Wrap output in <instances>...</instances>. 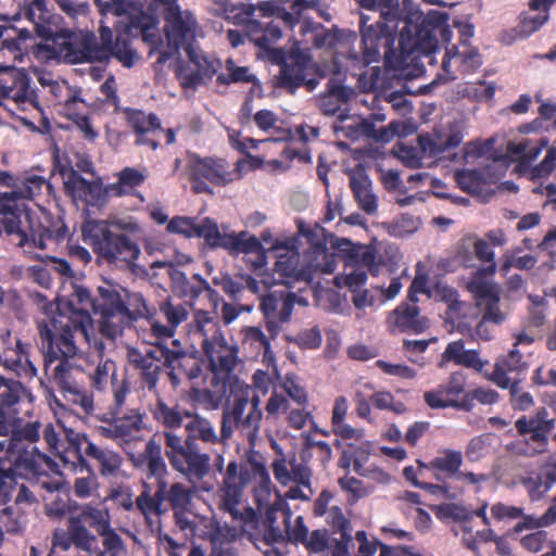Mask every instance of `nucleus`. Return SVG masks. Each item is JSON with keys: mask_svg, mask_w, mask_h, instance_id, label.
I'll list each match as a JSON object with an SVG mask.
<instances>
[{"mask_svg": "<svg viewBox=\"0 0 556 556\" xmlns=\"http://www.w3.org/2000/svg\"><path fill=\"white\" fill-rule=\"evenodd\" d=\"M232 403L226 407L237 420V429L252 443L260 430L261 396L243 382L237 381L231 389Z\"/></svg>", "mask_w": 556, "mask_h": 556, "instance_id": "obj_13", "label": "nucleus"}, {"mask_svg": "<svg viewBox=\"0 0 556 556\" xmlns=\"http://www.w3.org/2000/svg\"><path fill=\"white\" fill-rule=\"evenodd\" d=\"M354 94V91L330 79L327 86V93L319 100V108L325 115H336L341 112L342 105Z\"/></svg>", "mask_w": 556, "mask_h": 556, "instance_id": "obj_47", "label": "nucleus"}, {"mask_svg": "<svg viewBox=\"0 0 556 556\" xmlns=\"http://www.w3.org/2000/svg\"><path fill=\"white\" fill-rule=\"evenodd\" d=\"M450 362L475 369L478 372H481L486 364V362L480 358L477 350H466L463 340L453 341L447 344L438 366L444 368Z\"/></svg>", "mask_w": 556, "mask_h": 556, "instance_id": "obj_40", "label": "nucleus"}, {"mask_svg": "<svg viewBox=\"0 0 556 556\" xmlns=\"http://www.w3.org/2000/svg\"><path fill=\"white\" fill-rule=\"evenodd\" d=\"M344 262V276L334 278L339 287L344 285L352 290H356L366 282L365 268H368L372 275H377L379 271L375 252L367 245H353Z\"/></svg>", "mask_w": 556, "mask_h": 556, "instance_id": "obj_19", "label": "nucleus"}, {"mask_svg": "<svg viewBox=\"0 0 556 556\" xmlns=\"http://www.w3.org/2000/svg\"><path fill=\"white\" fill-rule=\"evenodd\" d=\"M155 406L151 413L153 418L165 428V431H173L185 426L192 412L181 407L179 404L166 403L157 393Z\"/></svg>", "mask_w": 556, "mask_h": 556, "instance_id": "obj_42", "label": "nucleus"}, {"mask_svg": "<svg viewBox=\"0 0 556 556\" xmlns=\"http://www.w3.org/2000/svg\"><path fill=\"white\" fill-rule=\"evenodd\" d=\"M214 11L233 24H248L255 10L263 16L277 15L285 0L260 1L257 4L231 3L229 0H214Z\"/></svg>", "mask_w": 556, "mask_h": 556, "instance_id": "obj_26", "label": "nucleus"}, {"mask_svg": "<svg viewBox=\"0 0 556 556\" xmlns=\"http://www.w3.org/2000/svg\"><path fill=\"white\" fill-rule=\"evenodd\" d=\"M116 293L119 295L121 308L127 313L130 320L151 315V309L141 293L118 287Z\"/></svg>", "mask_w": 556, "mask_h": 556, "instance_id": "obj_51", "label": "nucleus"}, {"mask_svg": "<svg viewBox=\"0 0 556 556\" xmlns=\"http://www.w3.org/2000/svg\"><path fill=\"white\" fill-rule=\"evenodd\" d=\"M14 353L16 355V358L12 362L5 361L4 366L15 371L21 377H36L37 368L29 358L28 346L22 343L21 340H17Z\"/></svg>", "mask_w": 556, "mask_h": 556, "instance_id": "obj_57", "label": "nucleus"}, {"mask_svg": "<svg viewBox=\"0 0 556 556\" xmlns=\"http://www.w3.org/2000/svg\"><path fill=\"white\" fill-rule=\"evenodd\" d=\"M52 545L62 551L75 548L78 553L98 556L101 549L98 536L81 523L80 517L74 516L68 518L66 530L54 531Z\"/></svg>", "mask_w": 556, "mask_h": 556, "instance_id": "obj_20", "label": "nucleus"}, {"mask_svg": "<svg viewBox=\"0 0 556 556\" xmlns=\"http://www.w3.org/2000/svg\"><path fill=\"white\" fill-rule=\"evenodd\" d=\"M191 307L188 302H174L167 299L160 304L159 309L166 323L177 331V328L188 320Z\"/></svg>", "mask_w": 556, "mask_h": 556, "instance_id": "obj_54", "label": "nucleus"}, {"mask_svg": "<svg viewBox=\"0 0 556 556\" xmlns=\"http://www.w3.org/2000/svg\"><path fill=\"white\" fill-rule=\"evenodd\" d=\"M447 21L448 14L438 10H430L427 14L417 9L409 11L400 21L399 50H395L392 48L394 39L386 23L367 25V17L362 15L364 64L378 62L383 50L386 64L394 71L402 72L412 65L419 66L421 59L433 65L434 54L440 47L439 36L446 45L452 39Z\"/></svg>", "mask_w": 556, "mask_h": 556, "instance_id": "obj_1", "label": "nucleus"}, {"mask_svg": "<svg viewBox=\"0 0 556 556\" xmlns=\"http://www.w3.org/2000/svg\"><path fill=\"white\" fill-rule=\"evenodd\" d=\"M144 428V415L138 409H130L121 417L103 420L97 431L101 437L123 444L141 440Z\"/></svg>", "mask_w": 556, "mask_h": 556, "instance_id": "obj_23", "label": "nucleus"}, {"mask_svg": "<svg viewBox=\"0 0 556 556\" xmlns=\"http://www.w3.org/2000/svg\"><path fill=\"white\" fill-rule=\"evenodd\" d=\"M266 514L267 520L270 522V526L276 521L274 516L275 513L281 511L283 515V521L286 527V532L290 541L294 543L303 544L308 536V529L304 525V520L302 516H298L294 520V523H291L292 511L289 507L288 502L281 497L280 494L275 492L274 500L270 502V506L264 509ZM271 534L275 539L281 536L280 530H276L271 527Z\"/></svg>", "mask_w": 556, "mask_h": 556, "instance_id": "obj_29", "label": "nucleus"}, {"mask_svg": "<svg viewBox=\"0 0 556 556\" xmlns=\"http://www.w3.org/2000/svg\"><path fill=\"white\" fill-rule=\"evenodd\" d=\"M254 122L260 130L268 132L273 131V137L266 138L265 143L280 142L291 137V131L281 125V121L270 110H260L254 115Z\"/></svg>", "mask_w": 556, "mask_h": 556, "instance_id": "obj_50", "label": "nucleus"}, {"mask_svg": "<svg viewBox=\"0 0 556 556\" xmlns=\"http://www.w3.org/2000/svg\"><path fill=\"white\" fill-rule=\"evenodd\" d=\"M463 464V455L458 451L445 450L440 455L434 457L429 465L419 463L421 467L437 469L447 473L457 479V473L460 472L459 468Z\"/></svg>", "mask_w": 556, "mask_h": 556, "instance_id": "obj_55", "label": "nucleus"}, {"mask_svg": "<svg viewBox=\"0 0 556 556\" xmlns=\"http://www.w3.org/2000/svg\"><path fill=\"white\" fill-rule=\"evenodd\" d=\"M24 401H31V394L21 382L2 380L0 388V435L5 437L13 431L21 421L18 417L20 405Z\"/></svg>", "mask_w": 556, "mask_h": 556, "instance_id": "obj_22", "label": "nucleus"}, {"mask_svg": "<svg viewBox=\"0 0 556 556\" xmlns=\"http://www.w3.org/2000/svg\"><path fill=\"white\" fill-rule=\"evenodd\" d=\"M277 457L271 463L274 477L281 485H289L296 480L295 472L298 469H309L305 464L299 463L294 455H286L281 448L274 445Z\"/></svg>", "mask_w": 556, "mask_h": 556, "instance_id": "obj_48", "label": "nucleus"}, {"mask_svg": "<svg viewBox=\"0 0 556 556\" xmlns=\"http://www.w3.org/2000/svg\"><path fill=\"white\" fill-rule=\"evenodd\" d=\"M24 7L25 15L33 23L34 30L45 38V42L38 43L34 50L38 61L60 59L63 54L73 63L102 62L114 56L125 67H131L138 59L126 40L117 38L113 43V34L109 26L100 27V43L93 34L87 33L71 43L64 52L62 46L53 39L54 30L50 25L52 15L46 8V0H24Z\"/></svg>", "mask_w": 556, "mask_h": 556, "instance_id": "obj_3", "label": "nucleus"}, {"mask_svg": "<svg viewBox=\"0 0 556 556\" xmlns=\"http://www.w3.org/2000/svg\"><path fill=\"white\" fill-rule=\"evenodd\" d=\"M164 33L166 43L163 41L159 23L156 24L157 42L146 41L150 46V54H156V64L163 65L179 55V49L185 50L195 46V41L204 37L203 27L190 10L174 7L172 11L164 12Z\"/></svg>", "mask_w": 556, "mask_h": 556, "instance_id": "obj_8", "label": "nucleus"}, {"mask_svg": "<svg viewBox=\"0 0 556 556\" xmlns=\"http://www.w3.org/2000/svg\"><path fill=\"white\" fill-rule=\"evenodd\" d=\"M94 2L103 16L117 17L118 21L115 24L125 26L130 35L136 31L141 35L143 41L153 43L160 41L156 29L157 17L155 14L143 11L142 3H131L126 0H94Z\"/></svg>", "mask_w": 556, "mask_h": 556, "instance_id": "obj_12", "label": "nucleus"}, {"mask_svg": "<svg viewBox=\"0 0 556 556\" xmlns=\"http://www.w3.org/2000/svg\"><path fill=\"white\" fill-rule=\"evenodd\" d=\"M311 59L305 50L299 47L291 50L280 65L278 84L282 88L294 91L299 86L305 84L308 90H313L317 86V81L313 78L307 79Z\"/></svg>", "mask_w": 556, "mask_h": 556, "instance_id": "obj_24", "label": "nucleus"}, {"mask_svg": "<svg viewBox=\"0 0 556 556\" xmlns=\"http://www.w3.org/2000/svg\"><path fill=\"white\" fill-rule=\"evenodd\" d=\"M455 180L462 190L478 194L484 186V177L477 169H463L455 173Z\"/></svg>", "mask_w": 556, "mask_h": 556, "instance_id": "obj_60", "label": "nucleus"}, {"mask_svg": "<svg viewBox=\"0 0 556 556\" xmlns=\"http://www.w3.org/2000/svg\"><path fill=\"white\" fill-rule=\"evenodd\" d=\"M248 490L252 491L260 510L270 506L274 485L265 458L254 450L248 451L243 460H231L226 465L218 489L219 508L238 519L241 516L239 507Z\"/></svg>", "mask_w": 556, "mask_h": 556, "instance_id": "obj_5", "label": "nucleus"}, {"mask_svg": "<svg viewBox=\"0 0 556 556\" xmlns=\"http://www.w3.org/2000/svg\"><path fill=\"white\" fill-rule=\"evenodd\" d=\"M62 320L51 317L37 320L38 331L43 351L45 371L68 394L70 400L81 408L85 414L94 410L93 396L81 389L73 379L72 358L77 355L78 348L73 341L70 329H63Z\"/></svg>", "mask_w": 556, "mask_h": 556, "instance_id": "obj_4", "label": "nucleus"}, {"mask_svg": "<svg viewBox=\"0 0 556 556\" xmlns=\"http://www.w3.org/2000/svg\"><path fill=\"white\" fill-rule=\"evenodd\" d=\"M39 437L38 422H27L21 427L20 421L13 431L0 440V460L8 458L34 472H39L42 465L51 468L52 460L35 446Z\"/></svg>", "mask_w": 556, "mask_h": 556, "instance_id": "obj_11", "label": "nucleus"}, {"mask_svg": "<svg viewBox=\"0 0 556 556\" xmlns=\"http://www.w3.org/2000/svg\"><path fill=\"white\" fill-rule=\"evenodd\" d=\"M247 29L250 40L263 50H269L282 37L280 27L273 23L263 26L258 21H249Z\"/></svg>", "mask_w": 556, "mask_h": 556, "instance_id": "obj_49", "label": "nucleus"}, {"mask_svg": "<svg viewBox=\"0 0 556 556\" xmlns=\"http://www.w3.org/2000/svg\"><path fill=\"white\" fill-rule=\"evenodd\" d=\"M350 186L359 207L368 214L376 213L377 198L371 191V184L364 168L358 167L351 172Z\"/></svg>", "mask_w": 556, "mask_h": 556, "instance_id": "obj_44", "label": "nucleus"}, {"mask_svg": "<svg viewBox=\"0 0 556 556\" xmlns=\"http://www.w3.org/2000/svg\"><path fill=\"white\" fill-rule=\"evenodd\" d=\"M340 123L333 125V130L348 139L357 140L362 137L368 138L372 130V123L368 118H344L342 114H340Z\"/></svg>", "mask_w": 556, "mask_h": 556, "instance_id": "obj_52", "label": "nucleus"}, {"mask_svg": "<svg viewBox=\"0 0 556 556\" xmlns=\"http://www.w3.org/2000/svg\"><path fill=\"white\" fill-rule=\"evenodd\" d=\"M187 168L192 188L198 193L208 191L207 182L225 186L235 180V174L224 159L190 155Z\"/></svg>", "mask_w": 556, "mask_h": 556, "instance_id": "obj_17", "label": "nucleus"}, {"mask_svg": "<svg viewBox=\"0 0 556 556\" xmlns=\"http://www.w3.org/2000/svg\"><path fill=\"white\" fill-rule=\"evenodd\" d=\"M81 236L96 254L115 266L130 268L141 254L139 244L131 237L109 229L108 224L98 223V219L86 220Z\"/></svg>", "mask_w": 556, "mask_h": 556, "instance_id": "obj_9", "label": "nucleus"}, {"mask_svg": "<svg viewBox=\"0 0 556 556\" xmlns=\"http://www.w3.org/2000/svg\"><path fill=\"white\" fill-rule=\"evenodd\" d=\"M91 346L97 351L94 356L96 365L88 370V377L91 387L97 391H105L117 380V366L114 361L103 357L104 343L99 339H93Z\"/></svg>", "mask_w": 556, "mask_h": 556, "instance_id": "obj_35", "label": "nucleus"}, {"mask_svg": "<svg viewBox=\"0 0 556 556\" xmlns=\"http://www.w3.org/2000/svg\"><path fill=\"white\" fill-rule=\"evenodd\" d=\"M409 131V126L405 122L393 121L388 126L377 129L372 124L368 139H374L379 142H389L394 137L406 136Z\"/></svg>", "mask_w": 556, "mask_h": 556, "instance_id": "obj_62", "label": "nucleus"}, {"mask_svg": "<svg viewBox=\"0 0 556 556\" xmlns=\"http://www.w3.org/2000/svg\"><path fill=\"white\" fill-rule=\"evenodd\" d=\"M185 51L188 63L177 70V76L184 88H197L206 84L220 67L218 59L197 46L189 47Z\"/></svg>", "mask_w": 556, "mask_h": 556, "instance_id": "obj_18", "label": "nucleus"}, {"mask_svg": "<svg viewBox=\"0 0 556 556\" xmlns=\"http://www.w3.org/2000/svg\"><path fill=\"white\" fill-rule=\"evenodd\" d=\"M546 146L547 140L544 138L535 140L522 138L517 141H509L506 153L511 161L517 162L522 169H526L538 159Z\"/></svg>", "mask_w": 556, "mask_h": 556, "instance_id": "obj_43", "label": "nucleus"}, {"mask_svg": "<svg viewBox=\"0 0 556 556\" xmlns=\"http://www.w3.org/2000/svg\"><path fill=\"white\" fill-rule=\"evenodd\" d=\"M468 289L482 311V319L477 327V333L481 339L488 341L491 336L483 333L484 323L501 325L508 316V312L501 305V288L493 281L477 276L468 282Z\"/></svg>", "mask_w": 556, "mask_h": 556, "instance_id": "obj_15", "label": "nucleus"}, {"mask_svg": "<svg viewBox=\"0 0 556 556\" xmlns=\"http://www.w3.org/2000/svg\"><path fill=\"white\" fill-rule=\"evenodd\" d=\"M61 175L65 190L74 200L96 205L102 199L103 187L99 180L85 179L73 168H63Z\"/></svg>", "mask_w": 556, "mask_h": 556, "instance_id": "obj_31", "label": "nucleus"}, {"mask_svg": "<svg viewBox=\"0 0 556 556\" xmlns=\"http://www.w3.org/2000/svg\"><path fill=\"white\" fill-rule=\"evenodd\" d=\"M99 299L93 300L89 291L83 287H75L68 298H58L42 307L39 319L51 317L62 320L63 329H70L75 337L79 334L91 346L93 339V324L90 312L100 313V331L106 338L114 340L122 334L124 328L131 321L127 313L121 308L119 295L116 287L105 285L98 288Z\"/></svg>", "mask_w": 556, "mask_h": 556, "instance_id": "obj_2", "label": "nucleus"}, {"mask_svg": "<svg viewBox=\"0 0 556 556\" xmlns=\"http://www.w3.org/2000/svg\"><path fill=\"white\" fill-rule=\"evenodd\" d=\"M71 469L78 475L73 484L74 494L78 498L96 495L99 490V481L87 460L79 457V463H71Z\"/></svg>", "mask_w": 556, "mask_h": 556, "instance_id": "obj_45", "label": "nucleus"}, {"mask_svg": "<svg viewBox=\"0 0 556 556\" xmlns=\"http://www.w3.org/2000/svg\"><path fill=\"white\" fill-rule=\"evenodd\" d=\"M241 346L251 356L257 357L270 339L257 326H245L241 329Z\"/></svg>", "mask_w": 556, "mask_h": 556, "instance_id": "obj_53", "label": "nucleus"}, {"mask_svg": "<svg viewBox=\"0 0 556 556\" xmlns=\"http://www.w3.org/2000/svg\"><path fill=\"white\" fill-rule=\"evenodd\" d=\"M11 70L7 75H0V104L13 101L16 104H34L36 92L30 85V78L25 68L14 70V65L1 66Z\"/></svg>", "mask_w": 556, "mask_h": 556, "instance_id": "obj_25", "label": "nucleus"}, {"mask_svg": "<svg viewBox=\"0 0 556 556\" xmlns=\"http://www.w3.org/2000/svg\"><path fill=\"white\" fill-rule=\"evenodd\" d=\"M237 538L236 528L217 523L210 533L211 556H238V551L235 547Z\"/></svg>", "mask_w": 556, "mask_h": 556, "instance_id": "obj_46", "label": "nucleus"}, {"mask_svg": "<svg viewBox=\"0 0 556 556\" xmlns=\"http://www.w3.org/2000/svg\"><path fill=\"white\" fill-rule=\"evenodd\" d=\"M296 480L293 481L295 485L290 486L286 492L285 496H281L287 500H301V501H309L314 494V491L311 486V478L312 472L309 469H298L295 472Z\"/></svg>", "mask_w": 556, "mask_h": 556, "instance_id": "obj_58", "label": "nucleus"}, {"mask_svg": "<svg viewBox=\"0 0 556 556\" xmlns=\"http://www.w3.org/2000/svg\"><path fill=\"white\" fill-rule=\"evenodd\" d=\"M482 64L481 56L476 48L469 46H447L442 60L441 72L438 79L447 81L456 78V71L473 72Z\"/></svg>", "mask_w": 556, "mask_h": 556, "instance_id": "obj_27", "label": "nucleus"}, {"mask_svg": "<svg viewBox=\"0 0 556 556\" xmlns=\"http://www.w3.org/2000/svg\"><path fill=\"white\" fill-rule=\"evenodd\" d=\"M193 490L184 483H173L167 493V502L174 513L188 511L192 505Z\"/></svg>", "mask_w": 556, "mask_h": 556, "instance_id": "obj_59", "label": "nucleus"}, {"mask_svg": "<svg viewBox=\"0 0 556 556\" xmlns=\"http://www.w3.org/2000/svg\"><path fill=\"white\" fill-rule=\"evenodd\" d=\"M126 118L137 135V144H147L155 150L159 147L157 135L161 124L154 114H146L140 110L127 109Z\"/></svg>", "mask_w": 556, "mask_h": 556, "instance_id": "obj_34", "label": "nucleus"}, {"mask_svg": "<svg viewBox=\"0 0 556 556\" xmlns=\"http://www.w3.org/2000/svg\"><path fill=\"white\" fill-rule=\"evenodd\" d=\"M521 484L525 486L532 502L542 500L552 489V484L548 483V480L544 477V475L527 476L521 479Z\"/></svg>", "mask_w": 556, "mask_h": 556, "instance_id": "obj_64", "label": "nucleus"}, {"mask_svg": "<svg viewBox=\"0 0 556 556\" xmlns=\"http://www.w3.org/2000/svg\"><path fill=\"white\" fill-rule=\"evenodd\" d=\"M529 368V362L522 355L520 349H511L507 354L501 355L494 365V370L489 380L498 388H508L516 381L510 375H520Z\"/></svg>", "mask_w": 556, "mask_h": 556, "instance_id": "obj_32", "label": "nucleus"}, {"mask_svg": "<svg viewBox=\"0 0 556 556\" xmlns=\"http://www.w3.org/2000/svg\"><path fill=\"white\" fill-rule=\"evenodd\" d=\"M47 180L39 175H29L11 192L4 193L0 202V235L5 233L25 254L40 257L39 251L46 249L49 230L35 218L29 211L20 207L16 199H33L43 188H49Z\"/></svg>", "mask_w": 556, "mask_h": 556, "instance_id": "obj_6", "label": "nucleus"}, {"mask_svg": "<svg viewBox=\"0 0 556 556\" xmlns=\"http://www.w3.org/2000/svg\"><path fill=\"white\" fill-rule=\"evenodd\" d=\"M85 454L96 460L102 477L116 478L122 475L123 457L118 452L88 442Z\"/></svg>", "mask_w": 556, "mask_h": 556, "instance_id": "obj_41", "label": "nucleus"}, {"mask_svg": "<svg viewBox=\"0 0 556 556\" xmlns=\"http://www.w3.org/2000/svg\"><path fill=\"white\" fill-rule=\"evenodd\" d=\"M213 249H224L230 254L260 253L263 248L255 236L247 231L235 232L228 226L220 227L211 218L201 222L200 237Z\"/></svg>", "mask_w": 556, "mask_h": 556, "instance_id": "obj_14", "label": "nucleus"}, {"mask_svg": "<svg viewBox=\"0 0 556 556\" xmlns=\"http://www.w3.org/2000/svg\"><path fill=\"white\" fill-rule=\"evenodd\" d=\"M467 378L464 372L455 371L451 374L445 383L425 393V402L431 408L453 407L457 409L470 410L469 400H466Z\"/></svg>", "mask_w": 556, "mask_h": 556, "instance_id": "obj_21", "label": "nucleus"}, {"mask_svg": "<svg viewBox=\"0 0 556 556\" xmlns=\"http://www.w3.org/2000/svg\"><path fill=\"white\" fill-rule=\"evenodd\" d=\"M464 136L460 131L444 134L433 131L432 134H422L418 137V144L426 156L433 159H443L444 153L460 144Z\"/></svg>", "mask_w": 556, "mask_h": 556, "instance_id": "obj_38", "label": "nucleus"}, {"mask_svg": "<svg viewBox=\"0 0 556 556\" xmlns=\"http://www.w3.org/2000/svg\"><path fill=\"white\" fill-rule=\"evenodd\" d=\"M555 426L554 419L548 418V413L545 407H541L531 417L522 416L516 420L515 427L520 434H531V441L535 444L534 447L525 451L528 455H535L542 453L547 446V435Z\"/></svg>", "mask_w": 556, "mask_h": 556, "instance_id": "obj_28", "label": "nucleus"}, {"mask_svg": "<svg viewBox=\"0 0 556 556\" xmlns=\"http://www.w3.org/2000/svg\"><path fill=\"white\" fill-rule=\"evenodd\" d=\"M173 343L175 349H161L160 355H157L156 350L147 349L146 351H140L135 348L127 349L129 364L139 370L142 381L154 393H157L156 386L162 365L172 369L169 376L174 383L178 380L177 375L174 372L175 370L186 372L189 377L193 376L192 368L190 371H188V368L197 364L194 357L178 349V340H174Z\"/></svg>", "mask_w": 556, "mask_h": 556, "instance_id": "obj_10", "label": "nucleus"}, {"mask_svg": "<svg viewBox=\"0 0 556 556\" xmlns=\"http://www.w3.org/2000/svg\"><path fill=\"white\" fill-rule=\"evenodd\" d=\"M202 351L208 359L211 369L215 372L229 374L238 364V348L228 344L224 333Z\"/></svg>", "mask_w": 556, "mask_h": 556, "instance_id": "obj_37", "label": "nucleus"}, {"mask_svg": "<svg viewBox=\"0 0 556 556\" xmlns=\"http://www.w3.org/2000/svg\"><path fill=\"white\" fill-rule=\"evenodd\" d=\"M388 325L394 331L422 332L428 327V320L419 315L415 304H401L389 316Z\"/></svg>", "mask_w": 556, "mask_h": 556, "instance_id": "obj_39", "label": "nucleus"}, {"mask_svg": "<svg viewBox=\"0 0 556 556\" xmlns=\"http://www.w3.org/2000/svg\"><path fill=\"white\" fill-rule=\"evenodd\" d=\"M185 428L187 431L185 440L173 431H164L165 456L172 468L189 481L202 480L210 471L211 457L207 453L200 451L195 441L217 444L220 439L213 424L198 414L192 413L189 416Z\"/></svg>", "mask_w": 556, "mask_h": 556, "instance_id": "obj_7", "label": "nucleus"}, {"mask_svg": "<svg viewBox=\"0 0 556 556\" xmlns=\"http://www.w3.org/2000/svg\"><path fill=\"white\" fill-rule=\"evenodd\" d=\"M301 233L308 244L302 255L304 280L312 281L315 274H332L338 262L343 261V255L336 252L334 249L327 248L321 229L316 228L308 231L301 229Z\"/></svg>", "mask_w": 556, "mask_h": 556, "instance_id": "obj_16", "label": "nucleus"}, {"mask_svg": "<svg viewBox=\"0 0 556 556\" xmlns=\"http://www.w3.org/2000/svg\"><path fill=\"white\" fill-rule=\"evenodd\" d=\"M75 517H80L81 523H84L85 520H89L90 527L94 528L97 532L108 529V527L111 526L110 510L104 503L98 505L90 503L84 504L80 507V514Z\"/></svg>", "mask_w": 556, "mask_h": 556, "instance_id": "obj_56", "label": "nucleus"}, {"mask_svg": "<svg viewBox=\"0 0 556 556\" xmlns=\"http://www.w3.org/2000/svg\"><path fill=\"white\" fill-rule=\"evenodd\" d=\"M301 31L305 37V43H313L317 48L330 46L332 43V35L323 26L309 21H305L301 26Z\"/></svg>", "mask_w": 556, "mask_h": 556, "instance_id": "obj_61", "label": "nucleus"}, {"mask_svg": "<svg viewBox=\"0 0 556 556\" xmlns=\"http://www.w3.org/2000/svg\"><path fill=\"white\" fill-rule=\"evenodd\" d=\"M273 250L277 257L275 273L286 279L283 283H289L288 279L304 280L303 260L293 244L277 241Z\"/></svg>", "mask_w": 556, "mask_h": 556, "instance_id": "obj_33", "label": "nucleus"}, {"mask_svg": "<svg viewBox=\"0 0 556 556\" xmlns=\"http://www.w3.org/2000/svg\"><path fill=\"white\" fill-rule=\"evenodd\" d=\"M201 222L197 223L194 218L186 216H176L167 224V231L178 233L186 238L200 237Z\"/></svg>", "mask_w": 556, "mask_h": 556, "instance_id": "obj_63", "label": "nucleus"}, {"mask_svg": "<svg viewBox=\"0 0 556 556\" xmlns=\"http://www.w3.org/2000/svg\"><path fill=\"white\" fill-rule=\"evenodd\" d=\"M223 334L218 320L210 313L198 309L193 318L186 325V336L191 346L202 350Z\"/></svg>", "mask_w": 556, "mask_h": 556, "instance_id": "obj_30", "label": "nucleus"}, {"mask_svg": "<svg viewBox=\"0 0 556 556\" xmlns=\"http://www.w3.org/2000/svg\"><path fill=\"white\" fill-rule=\"evenodd\" d=\"M148 174L146 167H124L116 174L117 180L106 186L105 192L115 197L132 195L144 202V197L137 188L146 181Z\"/></svg>", "mask_w": 556, "mask_h": 556, "instance_id": "obj_36", "label": "nucleus"}]
</instances>
